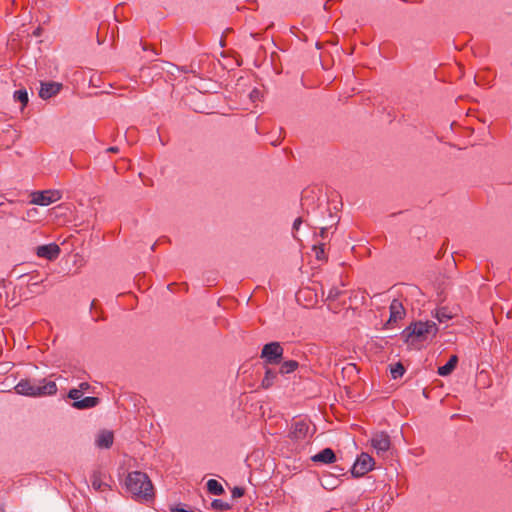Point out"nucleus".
Listing matches in <instances>:
<instances>
[{
    "instance_id": "1",
    "label": "nucleus",
    "mask_w": 512,
    "mask_h": 512,
    "mask_svg": "<svg viewBox=\"0 0 512 512\" xmlns=\"http://www.w3.org/2000/svg\"><path fill=\"white\" fill-rule=\"evenodd\" d=\"M125 485L133 497L142 502L153 499V485L147 474L141 471H133L127 475Z\"/></svg>"
},
{
    "instance_id": "2",
    "label": "nucleus",
    "mask_w": 512,
    "mask_h": 512,
    "mask_svg": "<svg viewBox=\"0 0 512 512\" xmlns=\"http://www.w3.org/2000/svg\"><path fill=\"white\" fill-rule=\"evenodd\" d=\"M18 394L30 397L54 395L57 393V385L54 381L22 379L15 386Z\"/></svg>"
},
{
    "instance_id": "3",
    "label": "nucleus",
    "mask_w": 512,
    "mask_h": 512,
    "mask_svg": "<svg viewBox=\"0 0 512 512\" xmlns=\"http://www.w3.org/2000/svg\"><path fill=\"white\" fill-rule=\"evenodd\" d=\"M438 326L433 321H417L411 323L402 332V337L409 344L415 342L426 341L429 338H433L438 333Z\"/></svg>"
},
{
    "instance_id": "4",
    "label": "nucleus",
    "mask_w": 512,
    "mask_h": 512,
    "mask_svg": "<svg viewBox=\"0 0 512 512\" xmlns=\"http://www.w3.org/2000/svg\"><path fill=\"white\" fill-rule=\"evenodd\" d=\"M284 349L279 342H270L263 346L261 358L266 364H280L283 358Z\"/></svg>"
},
{
    "instance_id": "5",
    "label": "nucleus",
    "mask_w": 512,
    "mask_h": 512,
    "mask_svg": "<svg viewBox=\"0 0 512 512\" xmlns=\"http://www.w3.org/2000/svg\"><path fill=\"white\" fill-rule=\"evenodd\" d=\"M374 460L367 453H362L352 467V474L360 477L373 469Z\"/></svg>"
},
{
    "instance_id": "6",
    "label": "nucleus",
    "mask_w": 512,
    "mask_h": 512,
    "mask_svg": "<svg viewBox=\"0 0 512 512\" xmlns=\"http://www.w3.org/2000/svg\"><path fill=\"white\" fill-rule=\"evenodd\" d=\"M61 194L57 190H46L35 192L32 197V203L40 206H48L60 200Z\"/></svg>"
},
{
    "instance_id": "7",
    "label": "nucleus",
    "mask_w": 512,
    "mask_h": 512,
    "mask_svg": "<svg viewBox=\"0 0 512 512\" xmlns=\"http://www.w3.org/2000/svg\"><path fill=\"white\" fill-rule=\"evenodd\" d=\"M60 247L56 243L41 245L36 248V254L40 258L53 261L60 255Z\"/></svg>"
},
{
    "instance_id": "8",
    "label": "nucleus",
    "mask_w": 512,
    "mask_h": 512,
    "mask_svg": "<svg viewBox=\"0 0 512 512\" xmlns=\"http://www.w3.org/2000/svg\"><path fill=\"white\" fill-rule=\"evenodd\" d=\"M371 444L373 448L377 451V454H384L390 449V437L388 434L384 432L377 433L372 437Z\"/></svg>"
},
{
    "instance_id": "9",
    "label": "nucleus",
    "mask_w": 512,
    "mask_h": 512,
    "mask_svg": "<svg viewBox=\"0 0 512 512\" xmlns=\"http://www.w3.org/2000/svg\"><path fill=\"white\" fill-rule=\"evenodd\" d=\"M310 430V425L305 420H297L292 424L291 437L295 440L305 439Z\"/></svg>"
},
{
    "instance_id": "10",
    "label": "nucleus",
    "mask_w": 512,
    "mask_h": 512,
    "mask_svg": "<svg viewBox=\"0 0 512 512\" xmlns=\"http://www.w3.org/2000/svg\"><path fill=\"white\" fill-rule=\"evenodd\" d=\"M390 317L387 321V325H391L392 323H396L398 320H401L405 315V309L402 303L398 299H394L390 304Z\"/></svg>"
},
{
    "instance_id": "11",
    "label": "nucleus",
    "mask_w": 512,
    "mask_h": 512,
    "mask_svg": "<svg viewBox=\"0 0 512 512\" xmlns=\"http://www.w3.org/2000/svg\"><path fill=\"white\" fill-rule=\"evenodd\" d=\"M62 84L57 82H44L41 83V88L39 91V96L42 99H49L55 96L61 90Z\"/></svg>"
},
{
    "instance_id": "12",
    "label": "nucleus",
    "mask_w": 512,
    "mask_h": 512,
    "mask_svg": "<svg viewBox=\"0 0 512 512\" xmlns=\"http://www.w3.org/2000/svg\"><path fill=\"white\" fill-rule=\"evenodd\" d=\"M313 462L331 464L336 461V456L331 448H325L311 457Z\"/></svg>"
},
{
    "instance_id": "13",
    "label": "nucleus",
    "mask_w": 512,
    "mask_h": 512,
    "mask_svg": "<svg viewBox=\"0 0 512 512\" xmlns=\"http://www.w3.org/2000/svg\"><path fill=\"white\" fill-rule=\"evenodd\" d=\"M114 440L113 433L111 431H102L98 434L95 443L98 448L108 449L112 446Z\"/></svg>"
},
{
    "instance_id": "14",
    "label": "nucleus",
    "mask_w": 512,
    "mask_h": 512,
    "mask_svg": "<svg viewBox=\"0 0 512 512\" xmlns=\"http://www.w3.org/2000/svg\"><path fill=\"white\" fill-rule=\"evenodd\" d=\"M100 400L98 397L87 396L81 398L80 401H75L72 403V407L78 410L90 409L99 404Z\"/></svg>"
},
{
    "instance_id": "15",
    "label": "nucleus",
    "mask_w": 512,
    "mask_h": 512,
    "mask_svg": "<svg viewBox=\"0 0 512 512\" xmlns=\"http://www.w3.org/2000/svg\"><path fill=\"white\" fill-rule=\"evenodd\" d=\"M91 485L95 491L104 492L110 489L109 484L102 479V473L99 471L93 472L91 476Z\"/></svg>"
},
{
    "instance_id": "16",
    "label": "nucleus",
    "mask_w": 512,
    "mask_h": 512,
    "mask_svg": "<svg viewBox=\"0 0 512 512\" xmlns=\"http://www.w3.org/2000/svg\"><path fill=\"white\" fill-rule=\"evenodd\" d=\"M458 363V357L456 355H452L447 363L438 368V374L440 376H448L452 373Z\"/></svg>"
},
{
    "instance_id": "17",
    "label": "nucleus",
    "mask_w": 512,
    "mask_h": 512,
    "mask_svg": "<svg viewBox=\"0 0 512 512\" xmlns=\"http://www.w3.org/2000/svg\"><path fill=\"white\" fill-rule=\"evenodd\" d=\"M278 373L279 372L273 369H266L265 375L261 382L262 387L265 389L272 387L278 378Z\"/></svg>"
},
{
    "instance_id": "18",
    "label": "nucleus",
    "mask_w": 512,
    "mask_h": 512,
    "mask_svg": "<svg viewBox=\"0 0 512 512\" xmlns=\"http://www.w3.org/2000/svg\"><path fill=\"white\" fill-rule=\"evenodd\" d=\"M299 366V363L295 360H287L281 362V366L279 368V373L282 375L290 374L294 372Z\"/></svg>"
},
{
    "instance_id": "19",
    "label": "nucleus",
    "mask_w": 512,
    "mask_h": 512,
    "mask_svg": "<svg viewBox=\"0 0 512 512\" xmlns=\"http://www.w3.org/2000/svg\"><path fill=\"white\" fill-rule=\"evenodd\" d=\"M453 316L452 312L446 307L438 308L435 312V317L440 323L448 322Z\"/></svg>"
},
{
    "instance_id": "20",
    "label": "nucleus",
    "mask_w": 512,
    "mask_h": 512,
    "mask_svg": "<svg viewBox=\"0 0 512 512\" xmlns=\"http://www.w3.org/2000/svg\"><path fill=\"white\" fill-rule=\"evenodd\" d=\"M207 489L209 493L219 496L224 493L222 485L215 479H210L207 482Z\"/></svg>"
},
{
    "instance_id": "21",
    "label": "nucleus",
    "mask_w": 512,
    "mask_h": 512,
    "mask_svg": "<svg viewBox=\"0 0 512 512\" xmlns=\"http://www.w3.org/2000/svg\"><path fill=\"white\" fill-rule=\"evenodd\" d=\"M13 97L16 101H19L22 106H26L29 101L28 93L25 89L16 90Z\"/></svg>"
},
{
    "instance_id": "22",
    "label": "nucleus",
    "mask_w": 512,
    "mask_h": 512,
    "mask_svg": "<svg viewBox=\"0 0 512 512\" xmlns=\"http://www.w3.org/2000/svg\"><path fill=\"white\" fill-rule=\"evenodd\" d=\"M391 376L393 379H397L399 377H402L405 369L404 366L401 363H397L394 366L391 367Z\"/></svg>"
},
{
    "instance_id": "23",
    "label": "nucleus",
    "mask_w": 512,
    "mask_h": 512,
    "mask_svg": "<svg viewBox=\"0 0 512 512\" xmlns=\"http://www.w3.org/2000/svg\"><path fill=\"white\" fill-rule=\"evenodd\" d=\"M330 218H331V223H328L326 225H323V226H320V236L322 238H325L326 237V232L328 230V228L334 226L336 224V220H335V217L330 213Z\"/></svg>"
},
{
    "instance_id": "24",
    "label": "nucleus",
    "mask_w": 512,
    "mask_h": 512,
    "mask_svg": "<svg viewBox=\"0 0 512 512\" xmlns=\"http://www.w3.org/2000/svg\"><path fill=\"white\" fill-rule=\"evenodd\" d=\"M68 397L75 401H80L82 398L81 390H78L76 388H73L69 391Z\"/></svg>"
},
{
    "instance_id": "25",
    "label": "nucleus",
    "mask_w": 512,
    "mask_h": 512,
    "mask_svg": "<svg viewBox=\"0 0 512 512\" xmlns=\"http://www.w3.org/2000/svg\"><path fill=\"white\" fill-rule=\"evenodd\" d=\"M316 258L318 260H323L325 258V252H324V244H321L319 246H314Z\"/></svg>"
},
{
    "instance_id": "26",
    "label": "nucleus",
    "mask_w": 512,
    "mask_h": 512,
    "mask_svg": "<svg viewBox=\"0 0 512 512\" xmlns=\"http://www.w3.org/2000/svg\"><path fill=\"white\" fill-rule=\"evenodd\" d=\"M340 294H341L340 289L333 287V288L329 289L327 298L330 300H335L340 296Z\"/></svg>"
},
{
    "instance_id": "27",
    "label": "nucleus",
    "mask_w": 512,
    "mask_h": 512,
    "mask_svg": "<svg viewBox=\"0 0 512 512\" xmlns=\"http://www.w3.org/2000/svg\"><path fill=\"white\" fill-rule=\"evenodd\" d=\"M212 507L215 508V509H227L229 507V505L227 503H224L222 500H219V499H215L213 502H212Z\"/></svg>"
},
{
    "instance_id": "28",
    "label": "nucleus",
    "mask_w": 512,
    "mask_h": 512,
    "mask_svg": "<svg viewBox=\"0 0 512 512\" xmlns=\"http://www.w3.org/2000/svg\"><path fill=\"white\" fill-rule=\"evenodd\" d=\"M231 493L233 498H239L244 495V489L241 487H234Z\"/></svg>"
},
{
    "instance_id": "29",
    "label": "nucleus",
    "mask_w": 512,
    "mask_h": 512,
    "mask_svg": "<svg viewBox=\"0 0 512 512\" xmlns=\"http://www.w3.org/2000/svg\"><path fill=\"white\" fill-rule=\"evenodd\" d=\"M301 224H302V219L300 217L296 218L293 223V230H298Z\"/></svg>"
},
{
    "instance_id": "30",
    "label": "nucleus",
    "mask_w": 512,
    "mask_h": 512,
    "mask_svg": "<svg viewBox=\"0 0 512 512\" xmlns=\"http://www.w3.org/2000/svg\"><path fill=\"white\" fill-rule=\"evenodd\" d=\"M89 388H90L89 383H87V382H82V383H80L78 390H81V393H82L83 391H86V390H88Z\"/></svg>"
},
{
    "instance_id": "31",
    "label": "nucleus",
    "mask_w": 512,
    "mask_h": 512,
    "mask_svg": "<svg viewBox=\"0 0 512 512\" xmlns=\"http://www.w3.org/2000/svg\"><path fill=\"white\" fill-rule=\"evenodd\" d=\"M172 512H192V511H188L183 508L176 507L172 510Z\"/></svg>"
},
{
    "instance_id": "32",
    "label": "nucleus",
    "mask_w": 512,
    "mask_h": 512,
    "mask_svg": "<svg viewBox=\"0 0 512 512\" xmlns=\"http://www.w3.org/2000/svg\"><path fill=\"white\" fill-rule=\"evenodd\" d=\"M107 151H108V152H112V153H116V152H118V151H119V148H118V147H116V146H113V147L108 148V150H107Z\"/></svg>"
},
{
    "instance_id": "33",
    "label": "nucleus",
    "mask_w": 512,
    "mask_h": 512,
    "mask_svg": "<svg viewBox=\"0 0 512 512\" xmlns=\"http://www.w3.org/2000/svg\"><path fill=\"white\" fill-rule=\"evenodd\" d=\"M94 305H95V300H93V301L91 302V309L94 307Z\"/></svg>"
}]
</instances>
